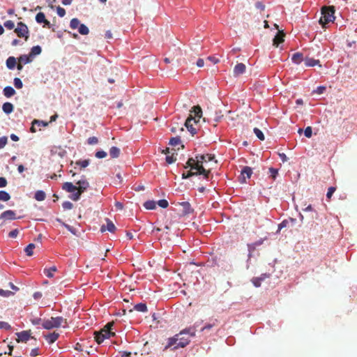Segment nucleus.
<instances>
[{
    "mask_svg": "<svg viewBox=\"0 0 357 357\" xmlns=\"http://www.w3.org/2000/svg\"><path fill=\"white\" fill-rule=\"evenodd\" d=\"M180 204L183 207L184 214H190L193 212V209L188 202H183Z\"/></svg>",
    "mask_w": 357,
    "mask_h": 357,
    "instance_id": "a878e982",
    "label": "nucleus"
},
{
    "mask_svg": "<svg viewBox=\"0 0 357 357\" xmlns=\"http://www.w3.org/2000/svg\"><path fill=\"white\" fill-rule=\"evenodd\" d=\"M2 109L5 114H10L13 112L14 106L12 103L6 102L3 104Z\"/></svg>",
    "mask_w": 357,
    "mask_h": 357,
    "instance_id": "b1692460",
    "label": "nucleus"
},
{
    "mask_svg": "<svg viewBox=\"0 0 357 357\" xmlns=\"http://www.w3.org/2000/svg\"><path fill=\"white\" fill-rule=\"evenodd\" d=\"M72 193L73 194H71L69 196V198L70 199L76 202V201H78L80 199L82 194L79 192H78L77 190H75V192H73Z\"/></svg>",
    "mask_w": 357,
    "mask_h": 357,
    "instance_id": "ea45409f",
    "label": "nucleus"
},
{
    "mask_svg": "<svg viewBox=\"0 0 357 357\" xmlns=\"http://www.w3.org/2000/svg\"><path fill=\"white\" fill-rule=\"evenodd\" d=\"M191 337H195L193 331L185 328L173 337L168 338L164 350L169 349L174 351L180 348H184L190 343Z\"/></svg>",
    "mask_w": 357,
    "mask_h": 357,
    "instance_id": "f257e3e1",
    "label": "nucleus"
},
{
    "mask_svg": "<svg viewBox=\"0 0 357 357\" xmlns=\"http://www.w3.org/2000/svg\"><path fill=\"white\" fill-rule=\"evenodd\" d=\"M322 16L319 20V22L322 26H325L329 22H333L335 19L334 14L335 10L333 8H325L321 10Z\"/></svg>",
    "mask_w": 357,
    "mask_h": 357,
    "instance_id": "7ed1b4c3",
    "label": "nucleus"
},
{
    "mask_svg": "<svg viewBox=\"0 0 357 357\" xmlns=\"http://www.w3.org/2000/svg\"><path fill=\"white\" fill-rule=\"evenodd\" d=\"M14 31L18 37L24 38L25 40H27L29 37V29L27 26L22 22L17 23V26L15 29Z\"/></svg>",
    "mask_w": 357,
    "mask_h": 357,
    "instance_id": "0eeeda50",
    "label": "nucleus"
},
{
    "mask_svg": "<svg viewBox=\"0 0 357 357\" xmlns=\"http://www.w3.org/2000/svg\"><path fill=\"white\" fill-rule=\"evenodd\" d=\"M107 155V152H105V151L103 150H100V151H98L96 152L95 153V156L97 158H105L106 156Z\"/></svg>",
    "mask_w": 357,
    "mask_h": 357,
    "instance_id": "49530a36",
    "label": "nucleus"
},
{
    "mask_svg": "<svg viewBox=\"0 0 357 357\" xmlns=\"http://www.w3.org/2000/svg\"><path fill=\"white\" fill-rule=\"evenodd\" d=\"M87 143L90 145H94L98 143V139L96 137H91L88 138Z\"/></svg>",
    "mask_w": 357,
    "mask_h": 357,
    "instance_id": "603ef678",
    "label": "nucleus"
},
{
    "mask_svg": "<svg viewBox=\"0 0 357 357\" xmlns=\"http://www.w3.org/2000/svg\"><path fill=\"white\" fill-rule=\"evenodd\" d=\"M42 52V48L40 45H36L31 47V52L29 53V55L31 56V58L33 59V58L39 54H40Z\"/></svg>",
    "mask_w": 357,
    "mask_h": 357,
    "instance_id": "393cba45",
    "label": "nucleus"
},
{
    "mask_svg": "<svg viewBox=\"0 0 357 357\" xmlns=\"http://www.w3.org/2000/svg\"><path fill=\"white\" fill-rule=\"evenodd\" d=\"M46 197L45 192L43 190H38L36 192L34 198L39 202L45 200Z\"/></svg>",
    "mask_w": 357,
    "mask_h": 357,
    "instance_id": "473e14b6",
    "label": "nucleus"
},
{
    "mask_svg": "<svg viewBox=\"0 0 357 357\" xmlns=\"http://www.w3.org/2000/svg\"><path fill=\"white\" fill-rule=\"evenodd\" d=\"M202 321H196L192 326L187 327L188 329L193 331V335L195 337L197 328L199 327Z\"/></svg>",
    "mask_w": 357,
    "mask_h": 357,
    "instance_id": "37998d69",
    "label": "nucleus"
},
{
    "mask_svg": "<svg viewBox=\"0 0 357 357\" xmlns=\"http://www.w3.org/2000/svg\"><path fill=\"white\" fill-rule=\"evenodd\" d=\"M33 125H37L38 126H47L48 125V123L45 122V121H40V120H36L35 119L33 121Z\"/></svg>",
    "mask_w": 357,
    "mask_h": 357,
    "instance_id": "680f3d73",
    "label": "nucleus"
},
{
    "mask_svg": "<svg viewBox=\"0 0 357 357\" xmlns=\"http://www.w3.org/2000/svg\"><path fill=\"white\" fill-rule=\"evenodd\" d=\"M17 61L19 63H21L22 64H27L32 62L33 59L31 56L29 54H22L17 58Z\"/></svg>",
    "mask_w": 357,
    "mask_h": 357,
    "instance_id": "6ab92c4d",
    "label": "nucleus"
},
{
    "mask_svg": "<svg viewBox=\"0 0 357 357\" xmlns=\"http://www.w3.org/2000/svg\"><path fill=\"white\" fill-rule=\"evenodd\" d=\"M70 27L72 29H78V32L81 35H87L89 33V28L84 24H81L77 18H73L70 22Z\"/></svg>",
    "mask_w": 357,
    "mask_h": 357,
    "instance_id": "423d86ee",
    "label": "nucleus"
},
{
    "mask_svg": "<svg viewBox=\"0 0 357 357\" xmlns=\"http://www.w3.org/2000/svg\"><path fill=\"white\" fill-rule=\"evenodd\" d=\"M0 218L4 219V220H13L19 219L20 217H18V218L16 217V213L14 211L7 210V211H3L0 215Z\"/></svg>",
    "mask_w": 357,
    "mask_h": 357,
    "instance_id": "9d476101",
    "label": "nucleus"
},
{
    "mask_svg": "<svg viewBox=\"0 0 357 357\" xmlns=\"http://www.w3.org/2000/svg\"><path fill=\"white\" fill-rule=\"evenodd\" d=\"M63 318L62 317H51L50 319L44 320L42 323L43 328L50 330L61 326Z\"/></svg>",
    "mask_w": 357,
    "mask_h": 357,
    "instance_id": "20e7f679",
    "label": "nucleus"
},
{
    "mask_svg": "<svg viewBox=\"0 0 357 357\" xmlns=\"http://www.w3.org/2000/svg\"><path fill=\"white\" fill-rule=\"evenodd\" d=\"M17 342H26L31 337L30 331H23L16 333Z\"/></svg>",
    "mask_w": 357,
    "mask_h": 357,
    "instance_id": "9b49d317",
    "label": "nucleus"
},
{
    "mask_svg": "<svg viewBox=\"0 0 357 357\" xmlns=\"http://www.w3.org/2000/svg\"><path fill=\"white\" fill-rule=\"evenodd\" d=\"M263 242H264V240L260 239L253 243L248 245V251H249V257L251 256V252L255 250L256 247L261 245L263 243Z\"/></svg>",
    "mask_w": 357,
    "mask_h": 357,
    "instance_id": "c85d7f7f",
    "label": "nucleus"
},
{
    "mask_svg": "<svg viewBox=\"0 0 357 357\" xmlns=\"http://www.w3.org/2000/svg\"><path fill=\"white\" fill-rule=\"evenodd\" d=\"M62 225L64 227H66L73 234H76V229L75 228H73V227H71L70 225L66 224L65 222H62Z\"/></svg>",
    "mask_w": 357,
    "mask_h": 357,
    "instance_id": "13d9d810",
    "label": "nucleus"
},
{
    "mask_svg": "<svg viewBox=\"0 0 357 357\" xmlns=\"http://www.w3.org/2000/svg\"><path fill=\"white\" fill-rule=\"evenodd\" d=\"M114 326V321H111V322H108L105 326L103 328H102V330L104 331H112L113 330V327Z\"/></svg>",
    "mask_w": 357,
    "mask_h": 357,
    "instance_id": "5fc2aeb1",
    "label": "nucleus"
},
{
    "mask_svg": "<svg viewBox=\"0 0 357 357\" xmlns=\"http://www.w3.org/2000/svg\"><path fill=\"white\" fill-rule=\"evenodd\" d=\"M59 335L57 333H52L45 335V340L49 344H52L56 341Z\"/></svg>",
    "mask_w": 357,
    "mask_h": 357,
    "instance_id": "5701e85b",
    "label": "nucleus"
},
{
    "mask_svg": "<svg viewBox=\"0 0 357 357\" xmlns=\"http://www.w3.org/2000/svg\"><path fill=\"white\" fill-rule=\"evenodd\" d=\"M303 61H304L303 55L301 52H296L291 56V61L295 64H300Z\"/></svg>",
    "mask_w": 357,
    "mask_h": 357,
    "instance_id": "aec40b11",
    "label": "nucleus"
},
{
    "mask_svg": "<svg viewBox=\"0 0 357 357\" xmlns=\"http://www.w3.org/2000/svg\"><path fill=\"white\" fill-rule=\"evenodd\" d=\"M36 21L38 24L45 23L48 26L50 25V22L46 20L45 14L42 12L37 13L36 15Z\"/></svg>",
    "mask_w": 357,
    "mask_h": 357,
    "instance_id": "a211bd4d",
    "label": "nucleus"
},
{
    "mask_svg": "<svg viewBox=\"0 0 357 357\" xmlns=\"http://www.w3.org/2000/svg\"><path fill=\"white\" fill-rule=\"evenodd\" d=\"M253 132L258 139H259L260 140H262V141L264 140V139H265L264 135L260 129H259L257 128H255L253 130Z\"/></svg>",
    "mask_w": 357,
    "mask_h": 357,
    "instance_id": "4c0bfd02",
    "label": "nucleus"
},
{
    "mask_svg": "<svg viewBox=\"0 0 357 357\" xmlns=\"http://www.w3.org/2000/svg\"><path fill=\"white\" fill-rule=\"evenodd\" d=\"M56 13H57V15L61 17H63L65 16L66 15V10L64 8L60 7V6H58L57 7V9H56Z\"/></svg>",
    "mask_w": 357,
    "mask_h": 357,
    "instance_id": "bf43d9fd",
    "label": "nucleus"
},
{
    "mask_svg": "<svg viewBox=\"0 0 357 357\" xmlns=\"http://www.w3.org/2000/svg\"><path fill=\"white\" fill-rule=\"evenodd\" d=\"M133 309L141 312H146L148 311L146 304L144 303H139L135 305Z\"/></svg>",
    "mask_w": 357,
    "mask_h": 357,
    "instance_id": "c756f323",
    "label": "nucleus"
},
{
    "mask_svg": "<svg viewBox=\"0 0 357 357\" xmlns=\"http://www.w3.org/2000/svg\"><path fill=\"white\" fill-rule=\"evenodd\" d=\"M245 69H246V67L244 63H237L234 68V71H233L234 76L238 77L240 75L243 74L245 72Z\"/></svg>",
    "mask_w": 357,
    "mask_h": 357,
    "instance_id": "4468645a",
    "label": "nucleus"
},
{
    "mask_svg": "<svg viewBox=\"0 0 357 357\" xmlns=\"http://www.w3.org/2000/svg\"><path fill=\"white\" fill-rule=\"evenodd\" d=\"M195 116L200 118L202 114V109L199 107H194Z\"/></svg>",
    "mask_w": 357,
    "mask_h": 357,
    "instance_id": "69168bd1",
    "label": "nucleus"
},
{
    "mask_svg": "<svg viewBox=\"0 0 357 357\" xmlns=\"http://www.w3.org/2000/svg\"><path fill=\"white\" fill-rule=\"evenodd\" d=\"M13 293L9 290H3L0 289V296L3 297H8L12 295Z\"/></svg>",
    "mask_w": 357,
    "mask_h": 357,
    "instance_id": "864d4df0",
    "label": "nucleus"
},
{
    "mask_svg": "<svg viewBox=\"0 0 357 357\" xmlns=\"http://www.w3.org/2000/svg\"><path fill=\"white\" fill-rule=\"evenodd\" d=\"M11 328L10 325L6 321H0V329L10 330Z\"/></svg>",
    "mask_w": 357,
    "mask_h": 357,
    "instance_id": "4d7b16f0",
    "label": "nucleus"
},
{
    "mask_svg": "<svg viewBox=\"0 0 357 357\" xmlns=\"http://www.w3.org/2000/svg\"><path fill=\"white\" fill-rule=\"evenodd\" d=\"M13 84L15 87L17 89H20L23 87V83L22 80L18 77L14 78Z\"/></svg>",
    "mask_w": 357,
    "mask_h": 357,
    "instance_id": "79ce46f5",
    "label": "nucleus"
},
{
    "mask_svg": "<svg viewBox=\"0 0 357 357\" xmlns=\"http://www.w3.org/2000/svg\"><path fill=\"white\" fill-rule=\"evenodd\" d=\"M56 267L53 266L49 268L44 269V274L49 278H53L54 272L56 271Z\"/></svg>",
    "mask_w": 357,
    "mask_h": 357,
    "instance_id": "2f4dec72",
    "label": "nucleus"
},
{
    "mask_svg": "<svg viewBox=\"0 0 357 357\" xmlns=\"http://www.w3.org/2000/svg\"><path fill=\"white\" fill-rule=\"evenodd\" d=\"M191 169H195L197 172H195L196 176L197 175H202L203 174H205L208 170H206L204 167L203 164H197V165H194L191 167Z\"/></svg>",
    "mask_w": 357,
    "mask_h": 357,
    "instance_id": "4be33fe9",
    "label": "nucleus"
},
{
    "mask_svg": "<svg viewBox=\"0 0 357 357\" xmlns=\"http://www.w3.org/2000/svg\"><path fill=\"white\" fill-rule=\"evenodd\" d=\"M304 135L306 137L310 138L312 135V129L310 126H307L304 130Z\"/></svg>",
    "mask_w": 357,
    "mask_h": 357,
    "instance_id": "09e8293b",
    "label": "nucleus"
},
{
    "mask_svg": "<svg viewBox=\"0 0 357 357\" xmlns=\"http://www.w3.org/2000/svg\"><path fill=\"white\" fill-rule=\"evenodd\" d=\"M157 203L162 208H166L169 205L168 202L165 199L159 200Z\"/></svg>",
    "mask_w": 357,
    "mask_h": 357,
    "instance_id": "3c124183",
    "label": "nucleus"
},
{
    "mask_svg": "<svg viewBox=\"0 0 357 357\" xmlns=\"http://www.w3.org/2000/svg\"><path fill=\"white\" fill-rule=\"evenodd\" d=\"M3 95L7 98H10L15 94V90L10 86H6L3 90Z\"/></svg>",
    "mask_w": 357,
    "mask_h": 357,
    "instance_id": "bb28decb",
    "label": "nucleus"
},
{
    "mask_svg": "<svg viewBox=\"0 0 357 357\" xmlns=\"http://www.w3.org/2000/svg\"><path fill=\"white\" fill-rule=\"evenodd\" d=\"M107 230L111 233L114 232V231L116 230L115 225L109 219H107Z\"/></svg>",
    "mask_w": 357,
    "mask_h": 357,
    "instance_id": "58836bf2",
    "label": "nucleus"
},
{
    "mask_svg": "<svg viewBox=\"0 0 357 357\" xmlns=\"http://www.w3.org/2000/svg\"><path fill=\"white\" fill-rule=\"evenodd\" d=\"M35 248V244L33 243H29L24 249V251L27 256H32L33 255V250Z\"/></svg>",
    "mask_w": 357,
    "mask_h": 357,
    "instance_id": "c9c22d12",
    "label": "nucleus"
},
{
    "mask_svg": "<svg viewBox=\"0 0 357 357\" xmlns=\"http://www.w3.org/2000/svg\"><path fill=\"white\" fill-rule=\"evenodd\" d=\"M192 121L196 123L195 118L192 116L188 117L185 123V126L188 131L192 134V135H194L197 133V130L192 126Z\"/></svg>",
    "mask_w": 357,
    "mask_h": 357,
    "instance_id": "ddd939ff",
    "label": "nucleus"
},
{
    "mask_svg": "<svg viewBox=\"0 0 357 357\" xmlns=\"http://www.w3.org/2000/svg\"><path fill=\"white\" fill-rule=\"evenodd\" d=\"M268 172L270 174V177L275 181L278 175V169L274 167H270Z\"/></svg>",
    "mask_w": 357,
    "mask_h": 357,
    "instance_id": "e433bc0d",
    "label": "nucleus"
},
{
    "mask_svg": "<svg viewBox=\"0 0 357 357\" xmlns=\"http://www.w3.org/2000/svg\"><path fill=\"white\" fill-rule=\"evenodd\" d=\"M181 143L180 137H174L169 139V144L171 146H177Z\"/></svg>",
    "mask_w": 357,
    "mask_h": 357,
    "instance_id": "f704fd0d",
    "label": "nucleus"
},
{
    "mask_svg": "<svg viewBox=\"0 0 357 357\" xmlns=\"http://www.w3.org/2000/svg\"><path fill=\"white\" fill-rule=\"evenodd\" d=\"M62 207L64 210H70L73 207V204L69 201H65L62 203Z\"/></svg>",
    "mask_w": 357,
    "mask_h": 357,
    "instance_id": "a18cd8bd",
    "label": "nucleus"
},
{
    "mask_svg": "<svg viewBox=\"0 0 357 357\" xmlns=\"http://www.w3.org/2000/svg\"><path fill=\"white\" fill-rule=\"evenodd\" d=\"M215 326V322H213V324H206L204 326H203L202 328H201V331L202 332H204L205 331H207V330H210L211 329L213 326Z\"/></svg>",
    "mask_w": 357,
    "mask_h": 357,
    "instance_id": "052dcab7",
    "label": "nucleus"
},
{
    "mask_svg": "<svg viewBox=\"0 0 357 357\" xmlns=\"http://www.w3.org/2000/svg\"><path fill=\"white\" fill-rule=\"evenodd\" d=\"M31 356L35 357L36 356L40 355L39 352V349L38 348L32 349L30 353Z\"/></svg>",
    "mask_w": 357,
    "mask_h": 357,
    "instance_id": "338daca9",
    "label": "nucleus"
},
{
    "mask_svg": "<svg viewBox=\"0 0 357 357\" xmlns=\"http://www.w3.org/2000/svg\"><path fill=\"white\" fill-rule=\"evenodd\" d=\"M255 8L260 11H263L265 10V5L261 1H257L255 4Z\"/></svg>",
    "mask_w": 357,
    "mask_h": 357,
    "instance_id": "6e6d98bb",
    "label": "nucleus"
},
{
    "mask_svg": "<svg viewBox=\"0 0 357 357\" xmlns=\"http://www.w3.org/2000/svg\"><path fill=\"white\" fill-rule=\"evenodd\" d=\"M241 176L240 178L241 183H245L246 178H250L252 174V169L250 167L245 166L241 169Z\"/></svg>",
    "mask_w": 357,
    "mask_h": 357,
    "instance_id": "1a4fd4ad",
    "label": "nucleus"
},
{
    "mask_svg": "<svg viewBox=\"0 0 357 357\" xmlns=\"http://www.w3.org/2000/svg\"><path fill=\"white\" fill-rule=\"evenodd\" d=\"M3 26H4L6 29H9V30H11V29H14V27H15V24H14V22H13V21H11V20H7V21H6V22H4Z\"/></svg>",
    "mask_w": 357,
    "mask_h": 357,
    "instance_id": "de8ad7c7",
    "label": "nucleus"
},
{
    "mask_svg": "<svg viewBox=\"0 0 357 357\" xmlns=\"http://www.w3.org/2000/svg\"><path fill=\"white\" fill-rule=\"evenodd\" d=\"M16 63H17V59L14 56H9L6 59V67L9 70H13L16 66Z\"/></svg>",
    "mask_w": 357,
    "mask_h": 357,
    "instance_id": "412c9836",
    "label": "nucleus"
},
{
    "mask_svg": "<svg viewBox=\"0 0 357 357\" xmlns=\"http://www.w3.org/2000/svg\"><path fill=\"white\" fill-rule=\"evenodd\" d=\"M76 184L77 187L73 185L71 182H66L63 183L62 190L68 192H73L77 190L81 194L84 193L89 188V183L87 181L84 176H82V179L79 180Z\"/></svg>",
    "mask_w": 357,
    "mask_h": 357,
    "instance_id": "f03ea898",
    "label": "nucleus"
},
{
    "mask_svg": "<svg viewBox=\"0 0 357 357\" xmlns=\"http://www.w3.org/2000/svg\"><path fill=\"white\" fill-rule=\"evenodd\" d=\"M269 276L270 274L268 273H262L259 277L253 278L252 282L255 287H259L261 284V282L269 278Z\"/></svg>",
    "mask_w": 357,
    "mask_h": 357,
    "instance_id": "f8f14e48",
    "label": "nucleus"
},
{
    "mask_svg": "<svg viewBox=\"0 0 357 357\" xmlns=\"http://www.w3.org/2000/svg\"><path fill=\"white\" fill-rule=\"evenodd\" d=\"M284 33L283 31H278L275 36L274 37L273 40V45L278 47L279 46V44L281 43H283L284 39Z\"/></svg>",
    "mask_w": 357,
    "mask_h": 357,
    "instance_id": "2eb2a0df",
    "label": "nucleus"
},
{
    "mask_svg": "<svg viewBox=\"0 0 357 357\" xmlns=\"http://www.w3.org/2000/svg\"><path fill=\"white\" fill-rule=\"evenodd\" d=\"M165 160L168 164H172L176 161V158L173 155H167Z\"/></svg>",
    "mask_w": 357,
    "mask_h": 357,
    "instance_id": "0e129e2a",
    "label": "nucleus"
},
{
    "mask_svg": "<svg viewBox=\"0 0 357 357\" xmlns=\"http://www.w3.org/2000/svg\"><path fill=\"white\" fill-rule=\"evenodd\" d=\"M304 63L306 67H314L317 65L321 66L319 60L313 58L306 57L304 59Z\"/></svg>",
    "mask_w": 357,
    "mask_h": 357,
    "instance_id": "dca6fc26",
    "label": "nucleus"
},
{
    "mask_svg": "<svg viewBox=\"0 0 357 357\" xmlns=\"http://www.w3.org/2000/svg\"><path fill=\"white\" fill-rule=\"evenodd\" d=\"M93 335L96 342L100 344L105 340H108L110 337L115 336V333L113 331H109L108 330L104 331L101 329L98 331H95Z\"/></svg>",
    "mask_w": 357,
    "mask_h": 357,
    "instance_id": "39448f33",
    "label": "nucleus"
},
{
    "mask_svg": "<svg viewBox=\"0 0 357 357\" xmlns=\"http://www.w3.org/2000/svg\"><path fill=\"white\" fill-rule=\"evenodd\" d=\"M18 234H19L18 229H15L9 232L8 236L10 238H15L17 236Z\"/></svg>",
    "mask_w": 357,
    "mask_h": 357,
    "instance_id": "e2e57ef3",
    "label": "nucleus"
},
{
    "mask_svg": "<svg viewBox=\"0 0 357 357\" xmlns=\"http://www.w3.org/2000/svg\"><path fill=\"white\" fill-rule=\"evenodd\" d=\"M10 199V195L8 192L4 190H0V201L7 202Z\"/></svg>",
    "mask_w": 357,
    "mask_h": 357,
    "instance_id": "72a5a7b5",
    "label": "nucleus"
},
{
    "mask_svg": "<svg viewBox=\"0 0 357 357\" xmlns=\"http://www.w3.org/2000/svg\"><path fill=\"white\" fill-rule=\"evenodd\" d=\"M8 143V137L6 136H3L0 137V149L4 148V146Z\"/></svg>",
    "mask_w": 357,
    "mask_h": 357,
    "instance_id": "8fccbe9b",
    "label": "nucleus"
},
{
    "mask_svg": "<svg viewBox=\"0 0 357 357\" xmlns=\"http://www.w3.org/2000/svg\"><path fill=\"white\" fill-rule=\"evenodd\" d=\"M289 222L294 223L296 222V219L289 218V219L283 220L279 225H278V229L276 231V234H279L283 228L287 227L289 225Z\"/></svg>",
    "mask_w": 357,
    "mask_h": 357,
    "instance_id": "f3484780",
    "label": "nucleus"
},
{
    "mask_svg": "<svg viewBox=\"0 0 357 357\" xmlns=\"http://www.w3.org/2000/svg\"><path fill=\"white\" fill-rule=\"evenodd\" d=\"M8 182L5 177H0V188H4L7 185Z\"/></svg>",
    "mask_w": 357,
    "mask_h": 357,
    "instance_id": "774afa93",
    "label": "nucleus"
},
{
    "mask_svg": "<svg viewBox=\"0 0 357 357\" xmlns=\"http://www.w3.org/2000/svg\"><path fill=\"white\" fill-rule=\"evenodd\" d=\"M196 162L197 164H203L209 161H212L215 159L214 155L206 153L204 155H196Z\"/></svg>",
    "mask_w": 357,
    "mask_h": 357,
    "instance_id": "6e6552de",
    "label": "nucleus"
},
{
    "mask_svg": "<svg viewBox=\"0 0 357 357\" xmlns=\"http://www.w3.org/2000/svg\"><path fill=\"white\" fill-rule=\"evenodd\" d=\"M109 153L112 158H117L120 155L121 150L116 146H112L109 149Z\"/></svg>",
    "mask_w": 357,
    "mask_h": 357,
    "instance_id": "cd10ccee",
    "label": "nucleus"
},
{
    "mask_svg": "<svg viewBox=\"0 0 357 357\" xmlns=\"http://www.w3.org/2000/svg\"><path fill=\"white\" fill-rule=\"evenodd\" d=\"M144 207L147 210H153L156 208V202L153 200H148L144 203Z\"/></svg>",
    "mask_w": 357,
    "mask_h": 357,
    "instance_id": "7c9ffc66",
    "label": "nucleus"
},
{
    "mask_svg": "<svg viewBox=\"0 0 357 357\" xmlns=\"http://www.w3.org/2000/svg\"><path fill=\"white\" fill-rule=\"evenodd\" d=\"M326 89V86H319L317 87L316 89H314L312 93L321 95V94H323L325 92Z\"/></svg>",
    "mask_w": 357,
    "mask_h": 357,
    "instance_id": "c03bdc74",
    "label": "nucleus"
},
{
    "mask_svg": "<svg viewBox=\"0 0 357 357\" xmlns=\"http://www.w3.org/2000/svg\"><path fill=\"white\" fill-rule=\"evenodd\" d=\"M90 160L89 159L87 160H77L76 161L75 164L77 165L80 166L82 168H85L89 165Z\"/></svg>",
    "mask_w": 357,
    "mask_h": 357,
    "instance_id": "a19ab883",
    "label": "nucleus"
}]
</instances>
